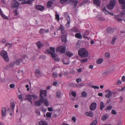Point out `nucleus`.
Listing matches in <instances>:
<instances>
[{"label": "nucleus", "instance_id": "57", "mask_svg": "<svg viewBox=\"0 0 125 125\" xmlns=\"http://www.w3.org/2000/svg\"><path fill=\"white\" fill-rule=\"evenodd\" d=\"M13 13L14 14V15L16 16L18 15V14L17 13V10H15L13 11Z\"/></svg>", "mask_w": 125, "mask_h": 125}, {"label": "nucleus", "instance_id": "29", "mask_svg": "<svg viewBox=\"0 0 125 125\" xmlns=\"http://www.w3.org/2000/svg\"><path fill=\"white\" fill-rule=\"evenodd\" d=\"M70 86L71 87H78L79 85L78 84H75L74 83H72L70 84Z\"/></svg>", "mask_w": 125, "mask_h": 125}, {"label": "nucleus", "instance_id": "50", "mask_svg": "<svg viewBox=\"0 0 125 125\" xmlns=\"http://www.w3.org/2000/svg\"><path fill=\"white\" fill-rule=\"evenodd\" d=\"M63 63L65 64H67L69 63L70 62L67 60H66V61L65 62V60H63Z\"/></svg>", "mask_w": 125, "mask_h": 125}, {"label": "nucleus", "instance_id": "14", "mask_svg": "<svg viewBox=\"0 0 125 125\" xmlns=\"http://www.w3.org/2000/svg\"><path fill=\"white\" fill-rule=\"evenodd\" d=\"M49 30L48 29H44L43 28L41 29L39 31V33L40 34H44L45 33H48Z\"/></svg>", "mask_w": 125, "mask_h": 125}, {"label": "nucleus", "instance_id": "13", "mask_svg": "<svg viewBox=\"0 0 125 125\" xmlns=\"http://www.w3.org/2000/svg\"><path fill=\"white\" fill-rule=\"evenodd\" d=\"M119 3L122 5V9L124 10L125 9V0H118Z\"/></svg>", "mask_w": 125, "mask_h": 125}, {"label": "nucleus", "instance_id": "16", "mask_svg": "<svg viewBox=\"0 0 125 125\" xmlns=\"http://www.w3.org/2000/svg\"><path fill=\"white\" fill-rule=\"evenodd\" d=\"M94 4H96L97 6H100L101 5L100 0H93Z\"/></svg>", "mask_w": 125, "mask_h": 125}, {"label": "nucleus", "instance_id": "34", "mask_svg": "<svg viewBox=\"0 0 125 125\" xmlns=\"http://www.w3.org/2000/svg\"><path fill=\"white\" fill-rule=\"evenodd\" d=\"M43 102H44L45 105L47 106L48 105V102L47 100L45 98H44L43 99Z\"/></svg>", "mask_w": 125, "mask_h": 125}, {"label": "nucleus", "instance_id": "7", "mask_svg": "<svg viewBox=\"0 0 125 125\" xmlns=\"http://www.w3.org/2000/svg\"><path fill=\"white\" fill-rule=\"evenodd\" d=\"M20 5L19 3L16 0H13L12 3V8H18Z\"/></svg>", "mask_w": 125, "mask_h": 125}, {"label": "nucleus", "instance_id": "64", "mask_svg": "<svg viewBox=\"0 0 125 125\" xmlns=\"http://www.w3.org/2000/svg\"><path fill=\"white\" fill-rule=\"evenodd\" d=\"M76 81L77 82V83H78L79 82H81V79H80V78H79V79H77L76 80Z\"/></svg>", "mask_w": 125, "mask_h": 125}, {"label": "nucleus", "instance_id": "19", "mask_svg": "<svg viewBox=\"0 0 125 125\" xmlns=\"http://www.w3.org/2000/svg\"><path fill=\"white\" fill-rule=\"evenodd\" d=\"M109 115L107 114H105L102 117L101 119L103 121H104L106 120L108 117Z\"/></svg>", "mask_w": 125, "mask_h": 125}, {"label": "nucleus", "instance_id": "12", "mask_svg": "<svg viewBox=\"0 0 125 125\" xmlns=\"http://www.w3.org/2000/svg\"><path fill=\"white\" fill-rule=\"evenodd\" d=\"M35 73L36 76L39 78L41 76V74L40 70L38 69H36L35 71Z\"/></svg>", "mask_w": 125, "mask_h": 125}, {"label": "nucleus", "instance_id": "22", "mask_svg": "<svg viewBox=\"0 0 125 125\" xmlns=\"http://www.w3.org/2000/svg\"><path fill=\"white\" fill-rule=\"evenodd\" d=\"M64 15L65 17H66L67 19V21L68 22H69L70 21V17L68 13L66 12L65 13Z\"/></svg>", "mask_w": 125, "mask_h": 125}, {"label": "nucleus", "instance_id": "27", "mask_svg": "<svg viewBox=\"0 0 125 125\" xmlns=\"http://www.w3.org/2000/svg\"><path fill=\"white\" fill-rule=\"evenodd\" d=\"M37 45L39 49L43 46L42 44L40 41H39L37 43Z\"/></svg>", "mask_w": 125, "mask_h": 125}, {"label": "nucleus", "instance_id": "42", "mask_svg": "<svg viewBox=\"0 0 125 125\" xmlns=\"http://www.w3.org/2000/svg\"><path fill=\"white\" fill-rule=\"evenodd\" d=\"M98 20L100 21H104L105 20L104 18L103 17L100 16L98 17Z\"/></svg>", "mask_w": 125, "mask_h": 125}, {"label": "nucleus", "instance_id": "44", "mask_svg": "<svg viewBox=\"0 0 125 125\" xmlns=\"http://www.w3.org/2000/svg\"><path fill=\"white\" fill-rule=\"evenodd\" d=\"M97 120H94L90 125H96L97 123Z\"/></svg>", "mask_w": 125, "mask_h": 125}, {"label": "nucleus", "instance_id": "6", "mask_svg": "<svg viewBox=\"0 0 125 125\" xmlns=\"http://www.w3.org/2000/svg\"><path fill=\"white\" fill-rule=\"evenodd\" d=\"M65 48L63 46H60L58 47L56 50V52L58 51L61 53L64 54L65 52Z\"/></svg>", "mask_w": 125, "mask_h": 125}, {"label": "nucleus", "instance_id": "63", "mask_svg": "<svg viewBox=\"0 0 125 125\" xmlns=\"http://www.w3.org/2000/svg\"><path fill=\"white\" fill-rule=\"evenodd\" d=\"M111 113L114 115H116V112L114 110H112L111 111Z\"/></svg>", "mask_w": 125, "mask_h": 125}, {"label": "nucleus", "instance_id": "2", "mask_svg": "<svg viewBox=\"0 0 125 125\" xmlns=\"http://www.w3.org/2000/svg\"><path fill=\"white\" fill-rule=\"evenodd\" d=\"M79 55L82 58H84L88 56V53L87 51L84 48L80 49L78 51Z\"/></svg>", "mask_w": 125, "mask_h": 125}, {"label": "nucleus", "instance_id": "24", "mask_svg": "<svg viewBox=\"0 0 125 125\" xmlns=\"http://www.w3.org/2000/svg\"><path fill=\"white\" fill-rule=\"evenodd\" d=\"M15 105V104L14 102L11 103H10V107H11V109L13 112L14 111Z\"/></svg>", "mask_w": 125, "mask_h": 125}, {"label": "nucleus", "instance_id": "1", "mask_svg": "<svg viewBox=\"0 0 125 125\" xmlns=\"http://www.w3.org/2000/svg\"><path fill=\"white\" fill-rule=\"evenodd\" d=\"M21 61H22L23 63H24L26 62L25 58L23 57L15 61L11 62L7 65L5 67V68L7 69L10 68H12L14 66L15 64L17 66H18L20 64Z\"/></svg>", "mask_w": 125, "mask_h": 125}, {"label": "nucleus", "instance_id": "40", "mask_svg": "<svg viewBox=\"0 0 125 125\" xmlns=\"http://www.w3.org/2000/svg\"><path fill=\"white\" fill-rule=\"evenodd\" d=\"M103 10L105 14L106 15L108 14L109 13V12L105 8H104L103 9Z\"/></svg>", "mask_w": 125, "mask_h": 125}, {"label": "nucleus", "instance_id": "51", "mask_svg": "<svg viewBox=\"0 0 125 125\" xmlns=\"http://www.w3.org/2000/svg\"><path fill=\"white\" fill-rule=\"evenodd\" d=\"M26 98L25 99L26 100H30V95H26L25 96Z\"/></svg>", "mask_w": 125, "mask_h": 125}, {"label": "nucleus", "instance_id": "62", "mask_svg": "<svg viewBox=\"0 0 125 125\" xmlns=\"http://www.w3.org/2000/svg\"><path fill=\"white\" fill-rule=\"evenodd\" d=\"M18 99L20 100H22V95L20 94L18 96Z\"/></svg>", "mask_w": 125, "mask_h": 125}, {"label": "nucleus", "instance_id": "41", "mask_svg": "<svg viewBox=\"0 0 125 125\" xmlns=\"http://www.w3.org/2000/svg\"><path fill=\"white\" fill-rule=\"evenodd\" d=\"M117 38V36H115L113 38L111 43V44L112 45H114V44L115 41Z\"/></svg>", "mask_w": 125, "mask_h": 125}, {"label": "nucleus", "instance_id": "9", "mask_svg": "<svg viewBox=\"0 0 125 125\" xmlns=\"http://www.w3.org/2000/svg\"><path fill=\"white\" fill-rule=\"evenodd\" d=\"M43 102V99L42 98H40V100H38L35 102V104L37 106H40L42 103Z\"/></svg>", "mask_w": 125, "mask_h": 125}, {"label": "nucleus", "instance_id": "11", "mask_svg": "<svg viewBox=\"0 0 125 125\" xmlns=\"http://www.w3.org/2000/svg\"><path fill=\"white\" fill-rule=\"evenodd\" d=\"M96 104L95 103L93 102L91 104L90 107V109L92 111L94 110L96 107Z\"/></svg>", "mask_w": 125, "mask_h": 125}, {"label": "nucleus", "instance_id": "58", "mask_svg": "<svg viewBox=\"0 0 125 125\" xmlns=\"http://www.w3.org/2000/svg\"><path fill=\"white\" fill-rule=\"evenodd\" d=\"M72 95L74 97H75L76 96V93L74 91L72 92Z\"/></svg>", "mask_w": 125, "mask_h": 125}, {"label": "nucleus", "instance_id": "55", "mask_svg": "<svg viewBox=\"0 0 125 125\" xmlns=\"http://www.w3.org/2000/svg\"><path fill=\"white\" fill-rule=\"evenodd\" d=\"M52 76L54 77H57V75L56 72H54L52 73Z\"/></svg>", "mask_w": 125, "mask_h": 125}, {"label": "nucleus", "instance_id": "39", "mask_svg": "<svg viewBox=\"0 0 125 125\" xmlns=\"http://www.w3.org/2000/svg\"><path fill=\"white\" fill-rule=\"evenodd\" d=\"M88 60V59L86 58L83 60H80L81 63L82 64H83L85 62H86Z\"/></svg>", "mask_w": 125, "mask_h": 125}, {"label": "nucleus", "instance_id": "32", "mask_svg": "<svg viewBox=\"0 0 125 125\" xmlns=\"http://www.w3.org/2000/svg\"><path fill=\"white\" fill-rule=\"evenodd\" d=\"M52 1H49L47 4V7L48 8H50L52 6Z\"/></svg>", "mask_w": 125, "mask_h": 125}, {"label": "nucleus", "instance_id": "56", "mask_svg": "<svg viewBox=\"0 0 125 125\" xmlns=\"http://www.w3.org/2000/svg\"><path fill=\"white\" fill-rule=\"evenodd\" d=\"M112 108V106L111 105H109V106L107 107L106 109V110H110Z\"/></svg>", "mask_w": 125, "mask_h": 125}, {"label": "nucleus", "instance_id": "37", "mask_svg": "<svg viewBox=\"0 0 125 125\" xmlns=\"http://www.w3.org/2000/svg\"><path fill=\"white\" fill-rule=\"evenodd\" d=\"M30 100H31L33 99H34L37 97V96L35 95H30Z\"/></svg>", "mask_w": 125, "mask_h": 125}, {"label": "nucleus", "instance_id": "26", "mask_svg": "<svg viewBox=\"0 0 125 125\" xmlns=\"http://www.w3.org/2000/svg\"><path fill=\"white\" fill-rule=\"evenodd\" d=\"M113 29L111 28H107V31L108 32L112 33L113 32Z\"/></svg>", "mask_w": 125, "mask_h": 125}, {"label": "nucleus", "instance_id": "23", "mask_svg": "<svg viewBox=\"0 0 125 125\" xmlns=\"http://www.w3.org/2000/svg\"><path fill=\"white\" fill-rule=\"evenodd\" d=\"M105 105L103 102L102 101L100 103V109L102 110H103V108L105 107Z\"/></svg>", "mask_w": 125, "mask_h": 125}, {"label": "nucleus", "instance_id": "30", "mask_svg": "<svg viewBox=\"0 0 125 125\" xmlns=\"http://www.w3.org/2000/svg\"><path fill=\"white\" fill-rule=\"evenodd\" d=\"M75 36L78 38L81 39L82 38V35L80 33H77L75 35Z\"/></svg>", "mask_w": 125, "mask_h": 125}, {"label": "nucleus", "instance_id": "21", "mask_svg": "<svg viewBox=\"0 0 125 125\" xmlns=\"http://www.w3.org/2000/svg\"><path fill=\"white\" fill-rule=\"evenodd\" d=\"M6 109L5 107H2L1 109L2 114L3 116H5V115Z\"/></svg>", "mask_w": 125, "mask_h": 125}, {"label": "nucleus", "instance_id": "5", "mask_svg": "<svg viewBox=\"0 0 125 125\" xmlns=\"http://www.w3.org/2000/svg\"><path fill=\"white\" fill-rule=\"evenodd\" d=\"M116 3V2L115 0L110 1L109 3L107 6V8L110 10H112L115 5Z\"/></svg>", "mask_w": 125, "mask_h": 125}, {"label": "nucleus", "instance_id": "60", "mask_svg": "<svg viewBox=\"0 0 125 125\" xmlns=\"http://www.w3.org/2000/svg\"><path fill=\"white\" fill-rule=\"evenodd\" d=\"M15 85L13 84H10V88H13L15 87Z\"/></svg>", "mask_w": 125, "mask_h": 125}, {"label": "nucleus", "instance_id": "31", "mask_svg": "<svg viewBox=\"0 0 125 125\" xmlns=\"http://www.w3.org/2000/svg\"><path fill=\"white\" fill-rule=\"evenodd\" d=\"M65 54L67 56H69V57H71L73 56V54L71 52H66Z\"/></svg>", "mask_w": 125, "mask_h": 125}, {"label": "nucleus", "instance_id": "15", "mask_svg": "<svg viewBox=\"0 0 125 125\" xmlns=\"http://www.w3.org/2000/svg\"><path fill=\"white\" fill-rule=\"evenodd\" d=\"M107 92L108 93L106 94L105 95V97L107 98H109V97H111V96L113 94H114V92H111V91L109 90H107L106 91V92H107Z\"/></svg>", "mask_w": 125, "mask_h": 125}, {"label": "nucleus", "instance_id": "18", "mask_svg": "<svg viewBox=\"0 0 125 125\" xmlns=\"http://www.w3.org/2000/svg\"><path fill=\"white\" fill-rule=\"evenodd\" d=\"M35 7L36 9L41 11H43L44 9L43 6L41 5H37Z\"/></svg>", "mask_w": 125, "mask_h": 125}, {"label": "nucleus", "instance_id": "10", "mask_svg": "<svg viewBox=\"0 0 125 125\" xmlns=\"http://www.w3.org/2000/svg\"><path fill=\"white\" fill-rule=\"evenodd\" d=\"M69 2L72 5H74V8H75L76 6L78 1L77 0H70Z\"/></svg>", "mask_w": 125, "mask_h": 125}, {"label": "nucleus", "instance_id": "59", "mask_svg": "<svg viewBox=\"0 0 125 125\" xmlns=\"http://www.w3.org/2000/svg\"><path fill=\"white\" fill-rule=\"evenodd\" d=\"M91 87L92 88H94V89H98L99 88V86H95L94 85H93V86H91Z\"/></svg>", "mask_w": 125, "mask_h": 125}, {"label": "nucleus", "instance_id": "3", "mask_svg": "<svg viewBox=\"0 0 125 125\" xmlns=\"http://www.w3.org/2000/svg\"><path fill=\"white\" fill-rule=\"evenodd\" d=\"M47 52L48 53L51 54V56L53 58H54V60L55 61L58 60V59L57 58V55L56 54H53V53L55 52L54 51V48L52 47H50L49 49L47 50Z\"/></svg>", "mask_w": 125, "mask_h": 125}, {"label": "nucleus", "instance_id": "33", "mask_svg": "<svg viewBox=\"0 0 125 125\" xmlns=\"http://www.w3.org/2000/svg\"><path fill=\"white\" fill-rule=\"evenodd\" d=\"M61 39L62 41L64 43L66 42V38L64 35H62L61 36Z\"/></svg>", "mask_w": 125, "mask_h": 125}, {"label": "nucleus", "instance_id": "48", "mask_svg": "<svg viewBox=\"0 0 125 125\" xmlns=\"http://www.w3.org/2000/svg\"><path fill=\"white\" fill-rule=\"evenodd\" d=\"M68 0H60V3L62 4H64Z\"/></svg>", "mask_w": 125, "mask_h": 125}, {"label": "nucleus", "instance_id": "35", "mask_svg": "<svg viewBox=\"0 0 125 125\" xmlns=\"http://www.w3.org/2000/svg\"><path fill=\"white\" fill-rule=\"evenodd\" d=\"M39 125H47V124L42 121H41L39 122Z\"/></svg>", "mask_w": 125, "mask_h": 125}, {"label": "nucleus", "instance_id": "17", "mask_svg": "<svg viewBox=\"0 0 125 125\" xmlns=\"http://www.w3.org/2000/svg\"><path fill=\"white\" fill-rule=\"evenodd\" d=\"M111 73V71L109 70H108L105 71H104L103 72L102 75L103 76H105L107 75L109 73Z\"/></svg>", "mask_w": 125, "mask_h": 125}, {"label": "nucleus", "instance_id": "54", "mask_svg": "<svg viewBox=\"0 0 125 125\" xmlns=\"http://www.w3.org/2000/svg\"><path fill=\"white\" fill-rule=\"evenodd\" d=\"M1 15L5 19H8L6 16L4 15V14H3L2 13V14H1Z\"/></svg>", "mask_w": 125, "mask_h": 125}, {"label": "nucleus", "instance_id": "38", "mask_svg": "<svg viewBox=\"0 0 125 125\" xmlns=\"http://www.w3.org/2000/svg\"><path fill=\"white\" fill-rule=\"evenodd\" d=\"M81 95L83 97H86L87 96L86 93L84 91L83 92L81 93Z\"/></svg>", "mask_w": 125, "mask_h": 125}, {"label": "nucleus", "instance_id": "45", "mask_svg": "<svg viewBox=\"0 0 125 125\" xmlns=\"http://www.w3.org/2000/svg\"><path fill=\"white\" fill-rule=\"evenodd\" d=\"M52 114L51 113L49 112H47L46 114V116L47 117H49L51 118V117Z\"/></svg>", "mask_w": 125, "mask_h": 125}, {"label": "nucleus", "instance_id": "49", "mask_svg": "<svg viewBox=\"0 0 125 125\" xmlns=\"http://www.w3.org/2000/svg\"><path fill=\"white\" fill-rule=\"evenodd\" d=\"M56 97L58 98H59L61 96V93L60 92H57L56 93Z\"/></svg>", "mask_w": 125, "mask_h": 125}, {"label": "nucleus", "instance_id": "52", "mask_svg": "<svg viewBox=\"0 0 125 125\" xmlns=\"http://www.w3.org/2000/svg\"><path fill=\"white\" fill-rule=\"evenodd\" d=\"M55 16L56 19L58 21H59L60 20V18L59 15L57 14H56Z\"/></svg>", "mask_w": 125, "mask_h": 125}, {"label": "nucleus", "instance_id": "4", "mask_svg": "<svg viewBox=\"0 0 125 125\" xmlns=\"http://www.w3.org/2000/svg\"><path fill=\"white\" fill-rule=\"evenodd\" d=\"M0 55L6 62H8L9 59L7 52L4 50H2L0 52Z\"/></svg>", "mask_w": 125, "mask_h": 125}, {"label": "nucleus", "instance_id": "25", "mask_svg": "<svg viewBox=\"0 0 125 125\" xmlns=\"http://www.w3.org/2000/svg\"><path fill=\"white\" fill-rule=\"evenodd\" d=\"M86 114L87 116L90 117H92L93 115V114L92 112L91 111H89L88 112H86Z\"/></svg>", "mask_w": 125, "mask_h": 125}, {"label": "nucleus", "instance_id": "8", "mask_svg": "<svg viewBox=\"0 0 125 125\" xmlns=\"http://www.w3.org/2000/svg\"><path fill=\"white\" fill-rule=\"evenodd\" d=\"M47 91L46 90H41L40 91V96L41 98L43 99L44 98L43 96H46Z\"/></svg>", "mask_w": 125, "mask_h": 125}, {"label": "nucleus", "instance_id": "20", "mask_svg": "<svg viewBox=\"0 0 125 125\" xmlns=\"http://www.w3.org/2000/svg\"><path fill=\"white\" fill-rule=\"evenodd\" d=\"M89 31H86L83 34V38H86L88 40L89 39V38L88 37L86 36L88 35L89 34Z\"/></svg>", "mask_w": 125, "mask_h": 125}, {"label": "nucleus", "instance_id": "46", "mask_svg": "<svg viewBox=\"0 0 125 125\" xmlns=\"http://www.w3.org/2000/svg\"><path fill=\"white\" fill-rule=\"evenodd\" d=\"M110 55V53L108 52H106L105 54V57L106 58H108L109 57Z\"/></svg>", "mask_w": 125, "mask_h": 125}, {"label": "nucleus", "instance_id": "61", "mask_svg": "<svg viewBox=\"0 0 125 125\" xmlns=\"http://www.w3.org/2000/svg\"><path fill=\"white\" fill-rule=\"evenodd\" d=\"M72 31L73 32H76L77 31V29L75 28H73L72 29Z\"/></svg>", "mask_w": 125, "mask_h": 125}, {"label": "nucleus", "instance_id": "47", "mask_svg": "<svg viewBox=\"0 0 125 125\" xmlns=\"http://www.w3.org/2000/svg\"><path fill=\"white\" fill-rule=\"evenodd\" d=\"M121 83L122 82L120 80H119L117 81L116 83V85H119L120 84H121Z\"/></svg>", "mask_w": 125, "mask_h": 125}, {"label": "nucleus", "instance_id": "36", "mask_svg": "<svg viewBox=\"0 0 125 125\" xmlns=\"http://www.w3.org/2000/svg\"><path fill=\"white\" fill-rule=\"evenodd\" d=\"M34 0H29L27 1H26L25 2H23L22 3V4H31V1H33Z\"/></svg>", "mask_w": 125, "mask_h": 125}, {"label": "nucleus", "instance_id": "53", "mask_svg": "<svg viewBox=\"0 0 125 125\" xmlns=\"http://www.w3.org/2000/svg\"><path fill=\"white\" fill-rule=\"evenodd\" d=\"M117 17V15L115 16V18L116 19H117L116 20L117 21H120L122 20V19L118 18Z\"/></svg>", "mask_w": 125, "mask_h": 125}, {"label": "nucleus", "instance_id": "43", "mask_svg": "<svg viewBox=\"0 0 125 125\" xmlns=\"http://www.w3.org/2000/svg\"><path fill=\"white\" fill-rule=\"evenodd\" d=\"M88 0H84L83 2L81 3L80 5V6L83 5L84 4H85L87 3Z\"/></svg>", "mask_w": 125, "mask_h": 125}, {"label": "nucleus", "instance_id": "28", "mask_svg": "<svg viewBox=\"0 0 125 125\" xmlns=\"http://www.w3.org/2000/svg\"><path fill=\"white\" fill-rule=\"evenodd\" d=\"M103 60V59L102 58L99 59L97 60L96 62L98 64H100L102 62Z\"/></svg>", "mask_w": 125, "mask_h": 125}]
</instances>
